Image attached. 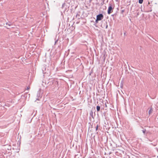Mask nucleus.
Masks as SVG:
<instances>
[{
	"label": "nucleus",
	"instance_id": "nucleus-21",
	"mask_svg": "<svg viewBox=\"0 0 158 158\" xmlns=\"http://www.w3.org/2000/svg\"><path fill=\"white\" fill-rule=\"evenodd\" d=\"M106 106H107L106 105Z\"/></svg>",
	"mask_w": 158,
	"mask_h": 158
},
{
	"label": "nucleus",
	"instance_id": "nucleus-1",
	"mask_svg": "<svg viewBox=\"0 0 158 158\" xmlns=\"http://www.w3.org/2000/svg\"><path fill=\"white\" fill-rule=\"evenodd\" d=\"M109 5H110V6H109L108 8L107 13L108 14H110L112 12H113L114 8L112 7L111 4H109Z\"/></svg>",
	"mask_w": 158,
	"mask_h": 158
},
{
	"label": "nucleus",
	"instance_id": "nucleus-19",
	"mask_svg": "<svg viewBox=\"0 0 158 158\" xmlns=\"http://www.w3.org/2000/svg\"><path fill=\"white\" fill-rule=\"evenodd\" d=\"M124 35H126V32H124Z\"/></svg>",
	"mask_w": 158,
	"mask_h": 158
},
{
	"label": "nucleus",
	"instance_id": "nucleus-20",
	"mask_svg": "<svg viewBox=\"0 0 158 158\" xmlns=\"http://www.w3.org/2000/svg\"><path fill=\"white\" fill-rule=\"evenodd\" d=\"M107 27H108V26H107H107H106V28H107Z\"/></svg>",
	"mask_w": 158,
	"mask_h": 158
},
{
	"label": "nucleus",
	"instance_id": "nucleus-10",
	"mask_svg": "<svg viewBox=\"0 0 158 158\" xmlns=\"http://www.w3.org/2000/svg\"><path fill=\"white\" fill-rule=\"evenodd\" d=\"M143 0H139V4H142L143 2Z\"/></svg>",
	"mask_w": 158,
	"mask_h": 158
},
{
	"label": "nucleus",
	"instance_id": "nucleus-14",
	"mask_svg": "<svg viewBox=\"0 0 158 158\" xmlns=\"http://www.w3.org/2000/svg\"><path fill=\"white\" fill-rule=\"evenodd\" d=\"M6 25H9V26H10L11 25V24L10 23H6Z\"/></svg>",
	"mask_w": 158,
	"mask_h": 158
},
{
	"label": "nucleus",
	"instance_id": "nucleus-15",
	"mask_svg": "<svg viewBox=\"0 0 158 158\" xmlns=\"http://www.w3.org/2000/svg\"><path fill=\"white\" fill-rule=\"evenodd\" d=\"M98 125L97 126H96V131H97L98 129Z\"/></svg>",
	"mask_w": 158,
	"mask_h": 158
},
{
	"label": "nucleus",
	"instance_id": "nucleus-12",
	"mask_svg": "<svg viewBox=\"0 0 158 158\" xmlns=\"http://www.w3.org/2000/svg\"><path fill=\"white\" fill-rule=\"evenodd\" d=\"M99 21V20L96 18V19L95 21V22L96 23H98V21Z\"/></svg>",
	"mask_w": 158,
	"mask_h": 158
},
{
	"label": "nucleus",
	"instance_id": "nucleus-17",
	"mask_svg": "<svg viewBox=\"0 0 158 158\" xmlns=\"http://www.w3.org/2000/svg\"><path fill=\"white\" fill-rule=\"evenodd\" d=\"M30 89V87H29V86H28V87H27V90H28V89Z\"/></svg>",
	"mask_w": 158,
	"mask_h": 158
},
{
	"label": "nucleus",
	"instance_id": "nucleus-7",
	"mask_svg": "<svg viewBox=\"0 0 158 158\" xmlns=\"http://www.w3.org/2000/svg\"><path fill=\"white\" fill-rule=\"evenodd\" d=\"M96 109L97 112L99 111L100 109V106H97L96 107Z\"/></svg>",
	"mask_w": 158,
	"mask_h": 158
},
{
	"label": "nucleus",
	"instance_id": "nucleus-16",
	"mask_svg": "<svg viewBox=\"0 0 158 158\" xmlns=\"http://www.w3.org/2000/svg\"><path fill=\"white\" fill-rule=\"evenodd\" d=\"M58 40H56L55 42V44H54L55 45L56 44V43L58 41Z\"/></svg>",
	"mask_w": 158,
	"mask_h": 158
},
{
	"label": "nucleus",
	"instance_id": "nucleus-18",
	"mask_svg": "<svg viewBox=\"0 0 158 158\" xmlns=\"http://www.w3.org/2000/svg\"><path fill=\"white\" fill-rule=\"evenodd\" d=\"M114 15H115L114 14H113V15H111V16H113V17H114Z\"/></svg>",
	"mask_w": 158,
	"mask_h": 158
},
{
	"label": "nucleus",
	"instance_id": "nucleus-5",
	"mask_svg": "<svg viewBox=\"0 0 158 158\" xmlns=\"http://www.w3.org/2000/svg\"><path fill=\"white\" fill-rule=\"evenodd\" d=\"M90 116L93 118H94V116L93 115V112L92 110H91L90 112Z\"/></svg>",
	"mask_w": 158,
	"mask_h": 158
},
{
	"label": "nucleus",
	"instance_id": "nucleus-9",
	"mask_svg": "<svg viewBox=\"0 0 158 158\" xmlns=\"http://www.w3.org/2000/svg\"><path fill=\"white\" fill-rule=\"evenodd\" d=\"M142 132H143V134L144 135H145L146 131V129H143V130H142Z\"/></svg>",
	"mask_w": 158,
	"mask_h": 158
},
{
	"label": "nucleus",
	"instance_id": "nucleus-4",
	"mask_svg": "<svg viewBox=\"0 0 158 158\" xmlns=\"http://www.w3.org/2000/svg\"><path fill=\"white\" fill-rule=\"evenodd\" d=\"M37 97H38V98H36V100H39L40 98H41V96H40V93H37Z\"/></svg>",
	"mask_w": 158,
	"mask_h": 158
},
{
	"label": "nucleus",
	"instance_id": "nucleus-11",
	"mask_svg": "<svg viewBox=\"0 0 158 158\" xmlns=\"http://www.w3.org/2000/svg\"><path fill=\"white\" fill-rule=\"evenodd\" d=\"M123 81H122V82L121 83L120 87L121 88H122V87H123Z\"/></svg>",
	"mask_w": 158,
	"mask_h": 158
},
{
	"label": "nucleus",
	"instance_id": "nucleus-8",
	"mask_svg": "<svg viewBox=\"0 0 158 158\" xmlns=\"http://www.w3.org/2000/svg\"><path fill=\"white\" fill-rule=\"evenodd\" d=\"M152 111H153V110H152V108H151L150 110L148 111V114L149 115L150 114L152 113Z\"/></svg>",
	"mask_w": 158,
	"mask_h": 158
},
{
	"label": "nucleus",
	"instance_id": "nucleus-13",
	"mask_svg": "<svg viewBox=\"0 0 158 158\" xmlns=\"http://www.w3.org/2000/svg\"><path fill=\"white\" fill-rule=\"evenodd\" d=\"M125 11L124 10H121V13L123 14Z\"/></svg>",
	"mask_w": 158,
	"mask_h": 158
},
{
	"label": "nucleus",
	"instance_id": "nucleus-3",
	"mask_svg": "<svg viewBox=\"0 0 158 158\" xmlns=\"http://www.w3.org/2000/svg\"><path fill=\"white\" fill-rule=\"evenodd\" d=\"M104 18L103 15L102 14H100L96 16V18L99 21L102 20Z\"/></svg>",
	"mask_w": 158,
	"mask_h": 158
},
{
	"label": "nucleus",
	"instance_id": "nucleus-2",
	"mask_svg": "<svg viewBox=\"0 0 158 158\" xmlns=\"http://www.w3.org/2000/svg\"><path fill=\"white\" fill-rule=\"evenodd\" d=\"M48 83L49 84V85H51L52 86V87L53 88L54 87V84H57V82L56 81L52 80L51 81H50Z\"/></svg>",
	"mask_w": 158,
	"mask_h": 158
},
{
	"label": "nucleus",
	"instance_id": "nucleus-6",
	"mask_svg": "<svg viewBox=\"0 0 158 158\" xmlns=\"http://www.w3.org/2000/svg\"><path fill=\"white\" fill-rule=\"evenodd\" d=\"M80 15L78 13L75 16V18L78 19H80Z\"/></svg>",
	"mask_w": 158,
	"mask_h": 158
}]
</instances>
